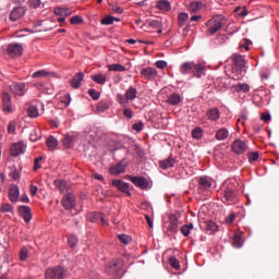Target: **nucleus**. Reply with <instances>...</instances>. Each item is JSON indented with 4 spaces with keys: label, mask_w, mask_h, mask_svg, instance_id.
Instances as JSON below:
<instances>
[{
    "label": "nucleus",
    "mask_w": 279,
    "mask_h": 279,
    "mask_svg": "<svg viewBox=\"0 0 279 279\" xmlns=\"http://www.w3.org/2000/svg\"><path fill=\"white\" fill-rule=\"evenodd\" d=\"M204 71H206V65L203 63H195L193 61H186L180 66V73L182 75H189V73H193L194 77L197 78L204 75Z\"/></svg>",
    "instance_id": "f257e3e1"
},
{
    "label": "nucleus",
    "mask_w": 279,
    "mask_h": 279,
    "mask_svg": "<svg viewBox=\"0 0 279 279\" xmlns=\"http://www.w3.org/2000/svg\"><path fill=\"white\" fill-rule=\"evenodd\" d=\"M207 35L214 36L217 34L220 27H223V15H216L206 22Z\"/></svg>",
    "instance_id": "f03ea898"
},
{
    "label": "nucleus",
    "mask_w": 279,
    "mask_h": 279,
    "mask_svg": "<svg viewBox=\"0 0 279 279\" xmlns=\"http://www.w3.org/2000/svg\"><path fill=\"white\" fill-rule=\"evenodd\" d=\"M222 199L223 204L234 206V204H239V192L236 189L229 185L223 190Z\"/></svg>",
    "instance_id": "7ed1b4c3"
},
{
    "label": "nucleus",
    "mask_w": 279,
    "mask_h": 279,
    "mask_svg": "<svg viewBox=\"0 0 279 279\" xmlns=\"http://www.w3.org/2000/svg\"><path fill=\"white\" fill-rule=\"evenodd\" d=\"M46 279H64L66 278V269L62 266H57L53 268H48L45 272Z\"/></svg>",
    "instance_id": "20e7f679"
},
{
    "label": "nucleus",
    "mask_w": 279,
    "mask_h": 279,
    "mask_svg": "<svg viewBox=\"0 0 279 279\" xmlns=\"http://www.w3.org/2000/svg\"><path fill=\"white\" fill-rule=\"evenodd\" d=\"M125 179L130 180L132 184H134L138 189H142L143 191H147L149 189V180H147L145 177L126 175Z\"/></svg>",
    "instance_id": "39448f33"
},
{
    "label": "nucleus",
    "mask_w": 279,
    "mask_h": 279,
    "mask_svg": "<svg viewBox=\"0 0 279 279\" xmlns=\"http://www.w3.org/2000/svg\"><path fill=\"white\" fill-rule=\"evenodd\" d=\"M26 146L23 142L12 143L9 147L10 156L12 158H19V156L25 154Z\"/></svg>",
    "instance_id": "423d86ee"
},
{
    "label": "nucleus",
    "mask_w": 279,
    "mask_h": 279,
    "mask_svg": "<svg viewBox=\"0 0 279 279\" xmlns=\"http://www.w3.org/2000/svg\"><path fill=\"white\" fill-rule=\"evenodd\" d=\"M61 204L65 210H75V206H77V201L75 199V195L72 193H66L62 201Z\"/></svg>",
    "instance_id": "0eeeda50"
},
{
    "label": "nucleus",
    "mask_w": 279,
    "mask_h": 279,
    "mask_svg": "<svg viewBox=\"0 0 279 279\" xmlns=\"http://www.w3.org/2000/svg\"><path fill=\"white\" fill-rule=\"evenodd\" d=\"M121 269H123V260L121 259L109 262L106 266V271L109 276H116Z\"/></svg>",
    "instance_id": "6e6552de"
},
{
    "label": "nucleus",
    "mask_w": 279,
    "mask_h": 279,
    "mask_svg": "<svg viewBox=\"0 0 279 279\" xmlns=\"http://www.w3.org/2000/svg\"><path fill=\"white\" fill-rule=\"evenodd\" d=\"M231 149L233 154L241 156L242 154H245L250 147L247 146V143L243 142L242 140H235L231 146Z\"/></svg>",
    "instance_id": "1a4fd4ad"
},
{
    "label": "nucleus",
    "mask_w": 279,
    "mask_h": 279,
    "mask_svg": "<svg viewBox=\"0 0 279 279\" xmlns=\"http://www.w3.org/2000/svg\"><path fill=\"white\" fill-rule=\"evenodd\" d=\"M199 227L202 230H205L207 234H215L219 231V226L213 220L201 221Z\"/></svg>",
    "instance_id": "9d476101"
},
{
    "label": "nucleus",
    "mask_w": 279,
    "mask_h": 279,
    "mask_svg": "<svg viewBox=\"0 0 279 279\" xmlns=\"http://www.w3.org/2000/svg\"><path fill=\"white\" fill-rule=\"evenodd\" d=\"M7 52L11 58H19L23 56V46L21 44H9Z\"/></svg>",
    "instance_id": "9b49d317"
},
{
    "label": "nucleus",
    "mask_w": 279,
    "mask_h": 279,
    "mask_svg": "<svg viewBox=\"0 0 279 279\" xmlns=\"http://www.w3.org/2000/svg\"><path fill=\"white\" fill-rule=\"evenodd\" d=\"M111 184L118 189V191H121V193L128 195V197L132 196V192H130V183H125L122 180H113Z\"/></svg>",
    "instance_id": "f8f14e48"
},
{
    "label": "nucleus",
    "mask_w": 279,
    "mask_h": 279,
    "mask_svg": "<svg viewBox=\"0 0 279 279\" xmlns=\"http://www.w3.org/2000/svg\"><path fill=\"white\" fill-rule=\"evenodd\" d=\"M9 89L15 97H23L25 95V83H13L9 86Z\"/></svg>",
    "instance_id": "ddd939ff"
},
{
    "label": "nucleus",
    "mask_w": 279,
    "mask_h": 279,
    "mask_svg": "<svg viewBox=\"0 0 279 279\" xmlns=\"http://www.w3.org/2000/svg\"><path fill=\"white\" fill-rule=\"evenodd\" d=\"M141 77L144 80H156L158 77V70L156 68H144L141 70Z\"/></svg>",
    "instance_id": "4468645a"
},
{
    "label": "nucleus",
    "mask_w": 279,
    "mask_h": 279,
    "mask_svg": "<svg viewBox=\"0 0 279 279\" xmlns=\"http://www.w3.org/2000/svg\"><path fill=\"white\" fill-rule=\"evenodd\" d=\"M20 196H21V190L19 189V185L11 184L9 187L10 202H12V204H16V202H19Z\"/></svg>",
    "instance_id": "2eb2a0df"
},
{
    "label": "nucleus",
    "mask_w": 279,
    "mask_h": 279,
    "mask_svg": "<svg viewBox=\"0 0 279 279\" xmlns=\"http://www.w3.org/2000/svg\"><path fill=\"white\" fill-rule=\"evenodd\" d=\"M1 99L4 112H12V96L8 92H3Z\"/></svg>",
    "instance_id": "dca6fc26"
},
{
    "label": "nucleus",
    "mask_w": 279,
    "mask_h": 279,
    "mask_svg": "<svg viewBox=\"0 0 279 279\" xmlns=\"http://www.w3.org/2000/svg\"><path fill=\"white\" fill-rule=\"evenodd\" d=\"M19 213L26 223H29L32 221V208H29V206L21 205L19 207Z\"/></svg>",
    "instance_id": "f3484780"
},
{
    "label": "nucleus",
    "mask_w": 279,
    "mask_h": 279,
    "mask_svg": "<svg viewBox=\"0 0 279 279\" xmlns=\"http://www.w3.org/2000/svg\"><path fill=\"white\" fill-rule=\"evenodd\" d=\"M126 168L128 163H125V161H120L109 169V173H111V175H120V173H125Z\"/></svg>",
    "instance_id": "a211bd4d"
},
{
    "label": "nucleus",
    "mask_w": 279,
    "mask_h": 279,
    "mask_svg": "<svg viewBox=\"0 0 279 279\" xmlns=\"http://www.w3.org/2000/svg\"><path fill=\"white\" fill-rule=\"evenodd\" d=\"M89 220L92 223H95L97 221H101L102 226H108V219L106 218V215L102 213H94L89 215Z\"/></svg>",
    "instance_id": "6ab92c4d"
},
{
    "label": "nucleus",
    "mask_w": 279,
    "mask_h": 279,
    "mask_svg": "<svg viewBox=\"0 0 279 279\" xmlns=\"http://www.w3.org/2000/svg\"><path fill=\"white\" fill-rule=\"evenodd\" d=\"M160 169H163V171H167V169H171L172 167H175V159L173 157H168L167 159L159 161Z\"/></svg>",
    "instance_id": "aec40b11"
},
{
    "label": "nucleus",
    "mask_w": 279,
    "mask_h": 279,
    "mask_svg": "<svg viewBox=\"0 0 279 279\" xmlns=\"http://www.w3.org/2000/svg\"><path fill=\"white\" fill-rule=\"evenodd\" d=\"M169 221H170V225H169V230L170 232H178V226L180 223V218H178V216H175V214H171L169 216Z\"/></svg>",
    "instance_id": "412c9836"
},
{
    "label": "nucleus",
    "mask_w": 279,
    "mask_h": 279,
    "mask_svg": "<svg viewBox=\"0 0 279 279\" xmlns=\"http://www.w3.org/2000/svg\"><path fill=\"white\" fill-rule=\"evenodd\" d=\"M83 81H84V73L78 72L71 80L70 84H71L72 88H80V86H82Z\"/></svg>",
    "instance_id": "4be33fe9"
},
{
    "label": "nucleus",
    "mask_w": 279,
    "mask_h": 279,
    "mask_svg": "<svg viewBox=\"0 0 279 279\" xmlns=\"http://www.w3.org/2000/svg\"><path fill=\"white\" fill-rule=\"evenodd\" d=\"M22 16H25V8L19 7L12 10L10 19L12 21H19Z\"/></svg>",
    "instance_id": "5701e85b"
},
{
    "label": "nucleus",
    "mask_w": 279,
    "mask_h": 279,
    "mask_svg": "<svg viewBox=\"0 0 279 279\" xmlns=\"http://www.w3.org/2000/svg\"><path fill=\"white\" fill-rule=\"evenodd\" d=\"M245 76V72L243 71L242 68H233L232 72L230 74L231 80H243V77Z\"/></svg>",
    "instance_id": "b1692460"
},
{
    "label": "nucleus",
    "mask_w": 279,
    "mask_h": 279,
    "mask_svg": "<svg viewBox=\"0 0 279 279\" xmlns=\"http://www.w3.org/2000/svg\"><path fill=\"white\" fill-rule=\"evenodd\" d=\"M157 10H161L162 12H169L171 10V2L168 0H158L156 3Z\"/></svg>",
    "instance_id": "393cba45"
},
{
    "label": "nucleus",
    "mask_w": 279,
    "mask_h": 279,
    "mask_svg": "<svg viewBox=\"0 0 279 279\" xmlns=\"http://www.w3.org/2000/svg\"><path fill=\"white\" fill-rule=\"evenodd\" d=\"M221 117V112L217 108H211L207 111V119L209 121H219V118Z\"/></svg>",
    "instance_id": "a878e982"
},
{
    "label": "nucleus",
    "mask_w": 279,
    "mask_h": 279,
    "mask_svg": "<svg viewBox=\"0 0 279 279\" xmlns=\"http://www.w3.org/2000/svg\"><path fill=\"white\" fill-rule=\"evenodd\" d=\"M168 104L170 106H178L180 104H182V96H180V94H171L169 97H168Z\"/></svg>",
    "instance_id": "bb28decb"
},
{
    "label": "nucleus",
    "mask_w": 279,
    "mask_h": 279,
    "mask_svg": "<svg viewBox=\"0 0 279 279\" xmlns=\"http://www.w3.org/2000/svg\"><path fill=\"white\" fill-rule=\"evenodd\" d=\"M54 14H57V16L66 17V16H71V14H73V11L69 8L59 7L54 9Z\"/></svg>",
    "instance_id": "cd10ccee"
},
{
    "label": "nucleus",
    "mask_w": 279,
    "mask_h": 279,
    "mask_svg": "<svg viewBox=\"0 0 279 279\" xmlns=\"http://www.w3.org/2000/svg\"><path fill=\"white\" fill-rule=\"evenodd\" d=\"M232 62L235 64V69H243L245 66V59L241 54H234L232 57Z\"/></svg>",
    "instance_id": "c85d7f7f"
},
{
    "label": "nucleus",
    "mask_w": 279,
    "mask_h": 279,
    "mask_svg": "<svg viewBox=\"0 0 279 279\" xmlns=\"http://www.w3.org/2000/svg\"><path fill=\"white\" fill-rule=\"evenodd\" d=\"M138 95V90L136 89V87H129L125 92V97L126 99H129V101H134V99H136Z\"/></svg>",
    "instance_id": "c756f323"
},
{
    "label": "nucleus",
    "mask_w": 279,
    "mask_h": 279,
    "mask_svg": "<svg viewBox=\"0 0 279 279\" xmlns=\"http://www.w3.org/2000/svg\"><path fill=\"white\" fill-rule=\"evenodd\" d=\"M228 136H230V132L228 131V129L221 128L216 132L215 138H217L218 141H226Z\"/></svg>",
    "instance_id": "7c9ffc66"
},
{
    "label": "nucleus",
    "mask_w": 279,
    "mask_h": 279,
    "mask_svg": "<svg viewBox=\"0 0 279 279\" xmlns=\"http://www.w3.org/2000/svg\"><path fill=\"white\" fill-rule=\"evenodd\" d=\"M148 27L151 29H158V34H162V22L158 20H151L147 23Z\"/></svg>",
    "instance_id": "2f4dec72"
},
{
    "label": "nucleus",
    "mask_w": 279,
    "mask_h": 279,
    "mask_svg": "<svg viewBox=\"0 0 279 279\" xmlns=\"http://www.w3.org/2000/svg\"><path fill=\"white\" fill-rule=\"evenodd\" d=\"M198 184H199V189L202 191H208V189H210V186H213V184L210 183V181L206 178H201L198 180Z\"/></svg>",
    "instance_id": "473e14b6"
},
{
    "label": "nucleus",
    "mask_w": 279,
    "mask_h": 279,
    "mask_svg": "<svg viewBox=\"0 0 279 279\" xmlns=\"http://www.w3.org/2000/svg\"><path fill=\"white\" fill-rule=\"evenodd\" d=\"M234 90L236 93H250V85L245 83H238L236 85H234Z\"/></svg>",
    "instance_id": "72a5a7b5"
},
{
    "label": "nucleus",
    "mask_w": 279,
    "mask_h": 279,
    "mask_svg": "<svg viewBox=\"0 0 279 279\" xmlns=\"http://www.w3.org/2000/svg\"><path fill=\"white\" fill-rule=\"evenodd\" d=\"M46 145L49 149H56V147H58V140L53 136H49L46 141Z\"/></svg>",
    "instance_id": "f704fd0d"
},
{
    "label": "nucleus",
    "mask_w": 279,
    "mask_h": 279,
    "mask_svg": "<svg viewBox=\"0 0 279 279\" xmlns=\"http://www.w3.org/2000/svg\"><path fill=\"white\" fill-rule=\"evenodd\" d=\"M92 80H93L96 84H100V85L106 84V75H104V74L92 75Z\"/></svg>",
    "instance_id": "c9c22d12"
},
{
    "label": "nucleus",
    "mask_w": 279,
    "mask_h": 279,
    "mask_svg": "<svg viewBox=\"0 0 279 279\" xmlns=\"http://www.w3.org/2000/svg\"><path fill=\"white\" fill-rule=\"evenodd\" d=\"M27 114L32 119H36V117H38V107L31 105L27 109Z\"/></svg>",
    "instance_id": "e433bc0d"
},
{
    "label": "nucleus",
    "mask_w": 279,
    "mask_h": 279,
    "mask_svg": "<svg viewBox=\"0 0 279 279\" xmlns=\"http://www.w3.org/2000/svg\"><path fill=\"white\" fill-rule=\"evenodd\" d=\"M54 184H56L57 189H59V191L61 193H66V186H69L66 181L57 180V181H54Z\"/></svg>",
    "instance_id": "4c0bfd02"
},
{
    "label": "nucleus",
    "mask_w": 279,
    "mask_h": 279,
    "mask_svg": "<svg viewBox=\"0 0 279 279\" xmlns=\"http://www.w3.org/2000/svg\"><path fill=\"white\" fill-rule=\"evenodd\" d=\"M117 100L119 101L120 106H123V108H128V106L130 105V100L128 99V97H124L121 94L117 95Z\"/></svg>",
    "instance_id": "58836bf2"
},
{
    "label": "nucleus",
    "mask_w": 279,
    "mask_h": 279,
    "mask_svg": "<svg viewBox=\"0 0 279 279\" xmlns=\"http://www.w3.org/2000/svg\"><path fill=\"white\" fill-rule=\"evenodd\" d=\"M178 21H179V26L184 27V25H186V22L189 21V13H180Z\"/></svg>",
    "instance_id": "ea45409f"
},
{
    "label": "nucleus",
    "mask_w": 279,
    "mask_h": 279,
    "mask_svg": "<svg viewBox=\"0 0 279 279\" xmlns=\"http://www.w3.org/2000/svg\"><path fill=\"white\" fill-rule=\"evenodd\" d=\"M107 68H108L109 71H117L119 73H123V71H125V66H123L119 63L109 64Z\"/></svg>",
    "instance_id": "a19ab883"
},
{
    "label": "nucleus",
    "mask_w": 279,
    "mask_h": 279,
    "mask_svg": "<svg viewBox=\"0 0 279 279\" xmlns=\"http://www.w3.org/2000/svg\"><path fill=\"white\" fill-rule=\"evenodd\" d=\"M114 21H120V20L112 15H107L105 19L101 20V25H112Z\"/></svg>",
    "instance_id": "79ce46f5"
},
{
    "label": "nucleus",
    "mask_w": 279,
    "mask_h": 279,
    "mask_svg": "<svg viewBox=\"0 0 279 279\" xmlns=\"http://www.w3.org/2000/svg\"><path fill=\"white\" fill-rule=\"evenodd\" d=\"M49 75H51V72L46 71V70H39V71L33 73L34 78L47 77Z\"/></svg>",
    "instance_id": "37998d69"
},
{
    "label": "nucleus",
    "mask_w": 279,
    "mask_h": 279,
    "mask_svg": "<svg viewBox=\"0 0 279 279\" xmlns=\"http://www.w3.org/2000/svg\"><path fill=\"white\" fill-rule=\"evenodd\" d=\"M119 241H121V243H123L124 245H130V243H132V236L128 235V234H119L118 235Z\"/></svg>",
    "instance_id": "c03bdc74"
},
{
    "label": "nucleus",
    "mask_w": 279,
    "mask_h": 279,
    "mask_svg": "<svg viewBox=\"0 0 279 279\" xmlns=\"http://www.w3.org/2000/svg\"><path fill=\"white\" fill-rule=\"evenodd\" d=\"M191 12H199L202 10V1H194L190 3Z\"/></svg>",
    "instance_id": "a18cd8bd"
},
{
    "label": "nucleus",
    "mask_w": 279,
    "mask_h": 279,
    "mask_svg": "<svg viewBox=\"0 0 279 279\" xmlns=\"http://www.w3.org/2000/svg\"><path fill=\"white\" fill-rule=\"evenodd\" d=\"M192 136L194 138H196V141H199V138H202V136H204V130H202V128H195L192 131Z\"/></svg>",
    "instance_id": "49530a36"
},
{
    "label": "nucleus",
    "mask_w": 279,
    "mask_h": 279,
    "mask_svg": "<svg viewBox=\"0 0 279 279\" xmlns=\"http://www.w3.org/2000/svg\"><path fill=\"white\" fill-rule=\"evenodd\" d=\"M14 207L8 203H3L0 207V213H13Z\"/></svg>",
    "instance_id": "de8ad7c7"
},
{
    "label": "nucleus",
    "mask_w": 279,
    "mask_h": 279,
    "mask_svg": "<svg viewBox=\"0 0 279 279\" xmlns=\"http://www.w3.org/2000/svg\"><path fill=\"white\" fill-rule=\"evenodd\" d=\"M8 134H16V122L15 121H11L8 124Z\"/></svg>",
    "instance_id": "09e8293b"
},
{
    "label": "nucleus",
    "mask_w": 279,
    "mask_h": 279,
    "mask_svg": "<svg viewBox=\"0 0 279 279\" xmlns=\"http://www.w3.org/2000/svg\"><path fill=\"white\" fill-rule=\"evenodd\" d=\"M70 23L71 25H80V23H84V19L80 15H75L70 19Z\"/></svg>",
    "instance_id": "8fccbe9b"
},
{
    "label": "nucleus",
    "mask_w": 279,
    "mask_h": 279,
    "mask_svg": "<svg viewBox=\"0 0 279 279\" xmlns=\"http://www.w3.org/2000/svg\"><path fill=\"white\" fill-rule=\"evenodd\" d=\"M169 263H170V266H171L173 269H180V260H178V258H175V257H170V258H169Z\"/></svg>",
    "instance_id": "3c124183"
},
{
    "label": "nucleus",
    "mask_w": 279,
    "mask_h": 279,
    "mask_svg": "<svg viewBox=\"0 0 279 279\" xmlns=\"http://www.w3.org/2000/svg\"><path fill=\"white\" fill-rule=\"evenodd\" d=\"M72 143H73V136L65 135L64 138H63L64 147H66L69 149V147H71Z\"/></svg>",
    "instance_id": "603ef678"
},
{
    "label": "nucleus",
    "mask_w": 279,
    "mask_h": 279,
    "mask_svg": "<svg viewBox=\"0 0 279 279\" xmlns=\"http://www.w3.org/2000/svg\"><path fill=\"white\" fill-rule=\"evenodd\" d=\"M88 95L92 97V99H94L95 101H97L99 99V97H101V94H99V92L95 90V89H88Z\"/></svg>",
    "instance_id": "864d4df0"
},
{
    "label": "nucleus",
    "mask_w": 279,
    "mask_h": 279,
    "mask_svg": "<svg viewBox=\"0 0 279 279\" xmlns=\"http://www.w3.org/2000/svg\"><path fill=\"white\" fill-rule=\"evenodd\" d=\"M233 245L235 247H241V245H243V239H241V235H239V234L234 235Z\"/></svg>",
    "instance_id": "5fc2aeb1"
},
{
    "label": "nucleus",
    "mask_w": 279,
    "mask_h": 279,
    "mask_svg": "<svg viewBox=\"0 0 279 279\" xmlns=\"http://www.w3.org/2000/svg\"><path fill=\"white\" fill-rule=\"evenodd\" d=\"M68 243H69L70 247H75L77 245V236L71 235L68 239Z\"/></svg>",
    "instance_id": "6e6d98bb"
},
{
    "label": "nucleus",
    "mask_w": 279,
    "mask_h": 279,
    "mask_svg": "<svg viewBox=\"0 0 279 279\" xmlns=\"http://www.w3.org/2000/svg\"><path fill=\"white\" fill-rule=\"evenodd\" d=\"M31 141L33 142V143H36V141H38V138H40V134H38V131H36V130H33L32 132H31Z\"/></svg>",
    "instance_id": "4d7b16f0"
},
{
    "label": "nucleus",
    "mask_w": 279,
    "mask_h": 279,
    "mask_svg": "<svg viewBox=\"0 0 279 279\" xmlns=\"http://www.w3.org/2000/svg\"><path fill=\"white\" fill-rule=\"evenodd\" d=\"M106 110H108V104L106 102H99L97 105V111L98 112H106Z\"/></svg>",
    "instance_id": "13d9d810"
},
{
    "label": "nucleus",
    "mask_w": 279,
    "mask_h": 279,
    "mask_svg": "<svg viewBox=\"0 0 279 279\" xmlns=\"http://www.w3.org/2000/svg\"><path fill=\"white\" fill-rule=\"evenodd\" d=\"M10 178H12V180H19V178H21V174L19 173V170L16 168L12 169V171L10 172Z\"/></svg>",
    "instance_id": "bf43d9fd"
},
{
    "label": "nucleus",
    "mask_w": 279,
    "mask_h": 279,
    "mask_svg": "<svg viewBox=\"0 0 279 279\" xmlns=\"http://www.w3.org/2000/svg\"><path fill=\"white\" fill-rule=\"evenodd\" d=\"M20 260H27V247H22L21 248Z\"/></svg>",
    "instance_id": "052dcab7"
},
{
    "label": "nucleus",
    "mask_w": 279,
    "mask_h": 279,
    "mask_svg": "<svg viewBox=\"0 0 279 279\" xmlns=\"http://www.w3.org/2000/svg\"><path fill=\"white\" fill-rule=\"evenodd\" d=\"M258 160V153H248V162H256Z\"/></svg>",
    "instance_id": "680f3d73"
},
{
    "label": "nucleus",
    "mask_w": 279,
    "mask_h": 279,
    "mask_svg": "<svg viewBox=\"0 0 279 279\" xmlns=\"http://www.w3.org/2000/svg\"><path fill=\"white\" fill-rule=\"evenodd\" d=\"M144 128H145V124H143V122L133 124V130H135V132H143Z\"/></svg>",
    "instance_id": "e2e57ef3"
},
{
    "label": "nucleus",
    "mask_w": 279,
    "mask_h": 279,
    "mask_svg": "<svg viewBox=\"0 0 279 279\" xmlns=\"http://www.w3.org/2000/svg\"><path fill=\"white\" fill-rule=\"evenodd\" d=\"M28 3L31 8H34L35 10H37V8H40V0H28Z\"/></svg>",
    "instance_id": "0e129e2a"
},
{
    "label": "nucleus",
    "mask_w": 279,
    "mask_h": 279,
    "mask_svg": "<svg viewBox=\"0 0 279 279\" xmlns=\"http://www.w3.org/2000/svg\"><path fill=\"white\" fill-rule=\"evenodd\" d=\"M234 219H236V215L235 214H230L226 218V223H228V226H230L231 223H234Z\"/></svg>",
    "instance_id": "69168bd1"
},
{
    "label": "nucleus",
    "mask_w": 279,
    "mask_h": 279,
    "mask_svg": "<svg viewBox=\"0 0 279 279\" xmlns=\"http://www.w3.org/2000/svg\"><path fill=\"white\" fill-rule=\"evenodd\" d=\"M41 160H43V157H38V158L35 159L34 167H33L34 171H38V169H40V161Z\"/></svg>",
    "instance_id": "338daca9"
},
{
    "label": "nucleus",
    "mask_w": 279,
    "mask_h": 279,
    "mask_svg": "<svg viewBox=\"0 0 279 279\" xmlns=\"http://www.w3.org/2000/svg\"><path fill=\"white\" fill-rule=\"evenodd\" d=\"M155 66H157V69H166L167 61H162V60L156 61Z\"/></svg>",
    "instance_id": "774afa93"
}]
</instances>
